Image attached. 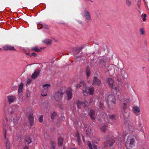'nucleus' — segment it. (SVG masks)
<instances>
[{
  "instance_id": "1",
  "label": "nucleus",
  "mask_w": 149,
  "mask_h": 149,
  "mask_svg": "<svg viewBox=\"0 0 149 149\" xmlns=\"http://www.w3.org/2000/svg\"><path fill=\"white\" fill-rule=\"evenodd\" d=\"M76 87L77 88H82L83 93L84 96L87 95L89 93L91 95H92L94 91V88L93 87L87 88L85 82L83 81H81L80 83L77 85Z\"/></svg>"
},
{
  "instance_id": "2",
  "label": "nucleus",
  "mask_w": 149,
  "mask_h": 149,
  "mask_svg": "<svg viewBox=\"0 0 149 149\" xmlns=\"http://www.w3.org/2000/svg\"><path fill=\"white\" fill-rule=\"evenodd\" d=\"M135 139V136L133 135H130L128 136L125 144L127 149H131L134 146Z\"/></svg>"
},
{
  "instance_id": "3",
  "label": "nucleus",
  "mask_w": 149,
  "mask_h": 149,
  "mask_svg": "<svg viewBox=\"0 0 149 149\" xmlns=\"http://www.w3.org/2000/svg\"><path fill=\"white\" fill-rule=\"evenodd\" d=\"M65 91V88L62 87L55 92L54 96L56 101L59 102L62 99Z\"/></svg>"
},
{
  "instance_id": "4",
  "label": "nucleus",
  "mask_w": 149,
  "mask_h": 149,
  "mask_svg": "<svg viewBox=\"0 0 149 149\" xmlns=\"http://www.w3.org/2000/svg\"><path fill=\"white\" fill-rule=\"evenodd\" d=\"M115 142V140L113 139L110 137H107L106 141L104 142V145L105 147L109 146L111 147Z\"/></svg>"
},
{
  "instance_id": "5",
  "label": "nucleus",
  "mask_w": 149,
  "mask_h": 149,
  "mask_svg": "<svg viewBox=\"0 0 149 149\" xmlns=\"http://www.w3.org/2000/svg\"><path fill=\"white\" fill-rule=\"evenodd\" d=\"M107 101L108 102H112L114 104V106L113 107H111L109 104H108V106L110 109H113L114 107L115 106V104H116V99L115 97L113 95H109L107 99Z\"/></svg>"
},
{
  "instance_id": "6",
  "label": "nucleus",
  "mask_w": 149,
  "mask_h": 149,
  "mask_svg": "<svg viewBox=\"0 0 149 149\" xmlns=\"http://www.w3.org/2000/svg\"><path fill=\"white\" fill-rule=\"evenodd\" d=\"M76 104L78 107L79 109H81V107H86L88 103L86 100L84 102H82L78 100L77 101Z\"/></svg>"
},
{
  "instance_id": "7",
  "label": "nucleus",
  "mask_w": 149,
  "mask_h": 149,
  "mask_svg": "<svg viewBox=\"0 0 149 149\" xmlns=\"http://www.w3.org/2000/svg\"><path fill=\"white\" fill-rule=\"evenodd\" d=\"M81 14L82 16L84 17L86 20H90L91 19V14L86 9L84 10Z\"/></svg>"
},
{
  "instance_id": "8",
  "label": "nucleus",
  "mask_w": 149,
  "mask_h": 149,
  "mask_svg": "<svg viewBox=\"0 0 149 149\" xmlns=\"http://www.w3.org/2000/svg\"><path fill=\"white\" fill-rule=\"evenodd\" d=\"M101 81L96 77H95L93 80L92 85L93 86H99L101 84Z\"/></svg>"
},
{
  "instance_id": "9",
  "label": "nucleus",
  "mask_w": 149,
  "mask_h": 149,
  "mask_svg": "<svg viewBox=\"0 0 149 149\" xmlns=\"http://www.w3.org/2000/svg\"><path fill=\"white\" fill-rule=\"evenodd\" d=\"M85 128L87 135L89 136L93 134V131L91 130V128L89 126H88L87 125L85 126Z\"/></svg>"
},
{
  "instance_id": "10",
  "label": "nucleus",
  "mask_w": 149,
  "mask_h": 149,
  "mask_svg": "<svg viewBox=\"0 0 149 149\" xmlns=\"http://www.w3.org/2000/svg\"><path fill=\"white\" fill-rule=\"evenodd\" d=\"M28 119L29 121L30 126L31 127L33 125L34 123V118L32 114H30L28 116Z\"/></svg>"
},
{
  "instance_id": "11",
  "label": "nucleus",
  "mask_w": 149,
  "mask_h": 149,
  "mask_svg": "<svg viewBox=\"0 0 149 149\" xmlns=\"http://www.w3.org/2000/svg\"><path fill=\"white\" fill-rule=\"evenodd\" d=\"M84 46H82L80 47H77L74 49L73 52L74 54H79L80 52V51L84 48Z\"/></svg>"
},
{
  "instance_id": "12",
  "label": "nucleus",
  "mask_w": 149,
  "mask_h": 149,
  "mask_svg": "<svg viewBox=\"0 0 149 149\" xmlns=\"http://www.w3.org/2000/svg\"><path fill=\"white\" fill-rule=\"evenodd\" d=\"M44 88V89L45 90V93H43V92L42 93L41 95L43 96H45L47 95V92L48 90V88L50 87V85L49 84H45L44 85L42 86Z\"/></svg>"
},
{
  "instance_id": "13",
  "label": "nucleus",
  "mask_w": 149,
  "mask_h": 149,
  "mask_svg": "<svg viewBox=\"0 0 149 149\" xmlns=\"http://www.w3.org/2000/svg\"><path fill=\"white\" fill-rule=\"evenodd\" d=\"M3 49L5 51H7L8 50L16 51V49L14 48L13 47L9 45H6L3 47Z\"/></svg>"
},
{
  "instance_id": "14",
  "label": "nucleus",
  "mask_w": 149,
  "mask_h": 149,
  "mask_svg": "<svg viewBox=\"0 0 149 149\" xmlns=\"http://www.w3.org/2000/svg\"><path fill=\"white\" fill-rule=\"evenodd\" d=\"M88 114L92 120H95V111L94 110L92 109H90V112Z\"/></svg>"
},
{
  "instance_id": "15",
  "label": "nucleus",
  "mask_w": 149,
  "mask_h": 149,
  "mask_svg": "<svg viewBox=\"0 0 149 149\" xmlns=\"http://www.w3.org/2000/svg\"><path fill=\"white\" fill-rule=\"evenodd\" d=\"M40 73V71L39 70H36L32 74L31 78L33 79L36 78Z\"/></svg>"
},
{
  "instance_id": "16",
  "label": "nucleus",
  "mask_w": 149,
  "mask_h": 149,
  "mask_svg": "<svg viewBox=\"0 0 149 149\" xmlns=\"http://www.w3.org/2000/svg\"><path fill=\"white\" fill-rule=\"evenodd\" d=\"M25 144L26 145H28L32 142V141L30 136H27L25 139Z\"/></svg>"
},
{
  "instance_id": "17",
  "label": "nucleus",
  "mask_w": 149,
  "mask_h": 149,
  "mask_svg": "<svg viewBox=\"0 0 149 149\" xmlns=\"http://www.w3.org/2000/svg\"><path fill=\"white\" fill-rule=\"evenodd\" d=\"M66 93L68 97V100L72 98V93L70 88L67 89Z\"/></svg>"
},
{
  "instance_id": "18",
  "label": "nucleus",
  "mask_w": 149,
  "mask_h": 149,
  "mask_svg": "<svg viewBox=\"0 0 149 149\" xmlns=\"http://www.w3.org/2000/svg\"><path fill=\"white\" fill-rule=\"evenodd\" d=\"M16 97L14 95H10L8 97V99L10 103H11L16 100Z\"/></svg>"
},
{
  "instance_id": "19",
  "label": "nucleus",
  "mask_w": 149,
  "mask_h": 149,
  "mask_svg": "<svg viewBox=\"0 0 149 149\" xmlns=\"http://www.w3.org/2000/svg\"><path fill=\"white\" fill-rule=\"evenodd\" d=\"M105 58H102L100 59L99 60L100 64L101 65V67H103L105 66Z\"/></svg>"
},
{
  "instance_id": "20",
  "label": "nucleus",
  "mask_w": 149,
  "mask_h": 149,
  "mask_svg": "<svg viewBox=\"0 0 149 149\" xmlns=\"http://www.w3.org/2000/svg\"><path fill=\"white\" fill-rule=\"evenodd\" d=\"M107 83L111 88H112L113 86V81L111 78H108L107 80Z\"/></svg>"
},
{
  "instance_id": "21",
  "label": "nucleus",
  "mask_w": 149,
  "mask_h": 149,
  "mask_svg": "<svg viewBox=\"0 0 149 149\" xmlns=\"http://www.w3.org/2000/svg\"><path fill=\"white\" fill-rule=\"evenodd\" d=\"M122 77L124 79H126L128 77L127 73L124 71H121Z\"/></svg>"
},
{
  "instance_id": "22",
  "label": "nucleus",
  "mask_w": 149,
  "mask_h": 149,
  "mask_svg": "<svg viewBox=\"0 0 149 149\" xmlns=\"http://www.w3.org/2000/svg\"><path fill=\"white\" fill-rule=\"evenodd\" d=\"M75 136L77 139V141L78 145L80 146L81 145V141L80 140V138L79 136V132H76Z\"/></svg>"
},
{
  "instance_id": "23",
  "label": "nucleus",
  "mask_w": 149,
  "mask_h": 149,
  "mask_svg": "<svg viewBox=\"0 0 149 149\" xmlns=\"http://www.w3.org/2000/svg\"><path fill=\"white\" fill-rule=\"evenodd\" d=\"M43 42L46 44L47 45H50L52 43V41L49 39H45L43 41Z\"/></svg>"
},
{
  "instance_id": "24",
  "label": "nucleus",
  "mask_w": 149,
  "mask_h": 149,
  "mask_svg": "<svg viewBox=\"0 0 149 149\" xmlns=\"http://www.w3.org/2000/svg\"><path fill=\"white\" fill-rule=\"evenodd\" d=\"M63 139L61 137H58V146H61L63 144Z\"/></svg>"
},
{
  "instance_id": "25",
  "label": "nucleus",
  "mask_w": 149,
  "mask_h": 149,
  "mask_svg": "<svg viewBox=\"0 0 149 149\" xmlns=\"http://www.w3.org/2000/svg\"><path fill=\"white\" fill-rule=\"evenodd\" d=\"M123 113V116L124 117L125 119L127 118L130 116V113L129 112H125L123 111V112H122Z\"/></svg>"
},
{
  "instance_id": "26",
  "label": "nucleus",
  "mask_w": 149,
  "mask_h": 149,
  "mask_svg": "<svg viewBox=\"0 0 149 149\" xmlns=\"http://www.w3.org/2000/svg\"><path fill=\"white\" fill-rule=\"evenodd\" d=\"M31 49L32 50L35 51L37 52H40L42 51V50L41 49L38 48V46L33 47Z\"/></svg>"
},
{
  "instance_id": "27",
  "label": "nucleus",
  "mask_w": 149,
  "mask_h": 149,
  "mask_svg": "<svg viewBox=\"0 0 149 149\" xmlns=\"http://www.w3.org/2000/svg\"><path fill=\"white\" fill-rule=\"evenodd\" d=\"M5 144L6 149H10V143L8 139L6 140Z\"/></svg>"
},
{
  "instance_id": "28",
  "label": "nucleus",
  "mask_w": 149,
  "mask_h": 149,
  "mask_svg": "<svg viewBox=\"0 0 149 149\" xmlns=\"http://www.w3.org/2000/svg\"><path fill=\"white\" fill-rule=\"evenodd\" d=\"M24 84L23 83H21L19 86L18 92L19 93H20L22 91V89L23 87Z\"/></svg>"
},
{
  "instance_id": "29",
  "label": "nucleus",
  "mask_w": 149,
  "mask_h": 149,
  "mask_svg": "<svg viewBox=\"0 0 149 149\" xmlns=\"http://www.w3.org/2000/svg\"><path fill=\"white\" fill-rule=\"evenodd\" d=\"M133 110L135 113H136L140 112V109L137 107H135L133 108Z\"/></svg>"
},
{
  "instance_id": "30",
  "label": "nucleus",
  "mask_w": 149,
  "mask_h": 149,
  "mask_svg": "<svg viewBox=\"0 0 149 149\" xmlns=\"http://www.w3.org/2000/svg\"><path fill=\"white\" fill-rule=\"evenodd\" d=\"M116 116L115 115H109V118L112 120H114L116 119Z\"/></svg>"
},
{
  "instance_id": "31",
  "label": "nucleus",
  "mask_w": 149,
  "mask_h": 149,
  "mask_svg": "<svg viewBox=\"0 0 149 149\" xmlns=\"http://www.w3.org/2000/svg\"><path fill=\"white\" fill-rule=\"evenodd\" d=\"M129 132H132L134 131V127L131 125H129L128 126Z\"/></svg>"
},
{
  "instance_id": "32",
  "label": "nucleus",
  "mask_w": 149,
  "mask_h": 149,
  "mask_svg": "<svg viewBox=\"0 0 149 149\" xmlns=\"http://www.w3.org/2000/svg\"><path fill=\"white\" fill-rule=\"evenodd\" d=\"M127 104L126 103L124 102L122 106L123 110H122V112H123V111H125L127 109Z\"/></svg>"
},
{
  "instance_id": "33",
  "label": "nucleus",
  "mask_w": 149,
  "mask_h": 149,
  "mask_svg": "<svg viewBox=\"0 0 149 149\" xmlns=\"http://www.w3.org/2000/svg\"><path fill=\"white\" fill-rule=\"evenodd\" d=\"M107 127V126L104 125L102 126L100 130L102 132H103V133H104L105 132V130H106V127Z\"/></svg>"
},
{
  "instance_id": "34",
  "label": "nucleus",
  "mask_w": 149,
  "mask_h": 149,
  "mask_svg": "<svg viewBox=\"0 0 149 149\" xmlns=\"http://www.w3.org/2000/svg\"><path fill=\"white\" fill-rule=\"evenodd\" d=\"M111 88L112 91H113V92L114 93H116L118 91V89L116 87L113 88L112 87V88Z\"/></svg>"
},
{
  "instance_id": "35",
  "label": "nucleus",
  "mask_w": 149,
  "mask_h": 149,
  "mask_svg": "<svg viewBox=\"0 0 149 149\" xmlns=\"http://www.w3.org/2000/svg\"><path fill=\"white\" fill-rule=\"evenodd\" d=\"M51 149H55L56 146V143L54 141L51 142Z\"/></svg>"
},
{
  "instance_id": "36",
  "label": "nucleus",
  "mask_w": 149,
  "mask_h": 149,
  "mask_svg": "<svg viewBox=\"0 0 149 149\" xmlns=\"http://www.w3.org/2000/svg\"><path fill=\"white\" fill-rule=\"evenodd\" d=\"M57 115V114L56 113V112H54L51 115V118L52 120H53L54 118V117L56 116Z\"/></svg>"
},
{
  "instance_id": "37",
  "label": "nucleus",
  "mask_w": 149,
  "mask_h": 149,
  "mask_svg": "<svg viewBox=\"0 0 149 149\" xmlns=\"http://www.w3.org/2000/svg\"><path fill=\"white\" fill-rule=\"evenodd\" d=\"M126 3L128 7H130L132 4L131 2L129 0H126Z\"/></svg>"
},
{
  "instance_id": "38",
  "label": "nucleus",
  "mask_w": 149,
  "mask_h": 149,
  "mask_svg": "<svg viewBox=\"0 0 149 149\" xmlns=\"http://www.w3.org/2000/svg\"><path fill=\"white\" fill-rule=\"evenodd\" d=\"M44 136L45 139L47 140H48L50 139L49 136L47 133H45Z\"/></svg>"
},
{
  "instance_id": "39",
  "label": "nucleus",
  "mask_w": 149,
  "mask_h": 149,
  "mask_svg": "<svg viewBox=\"0 0 149 149\" xmlns=\"http://www.w3.org/2000/svg\"><path fill=\"white\" fill-rule=\"evenodd\" d=\"M43 25L41 24H38L37 25V27L38 29H41L43 28Z\"/></svg>"
},
{
  "instance_id": "40",
  "label": "nucleus",
  "mask_w": 149,
  "mask_h": 149,
  "mask_svg": "<svg viewBox=\"0 0 149 149\" xmlns=\"http://www.w3.org/2000/svg\"><path fill=\"white\" fill-rule=\"evenodd\" d=\"M39 122L40 123H42L43 121V116L42 115H41L39 118Z\"/></svg>"
},
{
  "instance_id": "41",
  "label": "nucleus",
  "mask_w": 149,
  "mask_h": 149,
  "mask_svg": "<svg viewBox=\"0 0 149 149\" xmlns=\"http://www.w3.org/2000/svg\"><path fill=\"white\" fill-rule=\"evenodd\" d=\"M117 80L118 82H121V79L120 78L119 75H117Z\"/></svg>"
},
{
  "instance_id": "42",
  "label": "nucleus",
  "mask_w": 149,
  "mask_h": 149,
  "mask_svg": "<svg viewBox=\"0 0 149 149\" xmlns=\"http://www.w3.org/2000/svg\"><path fill=\"white\" fill-rule=\"evenodd\" d=\"M139 127L140 128V131L142 132H144V130L143 129H142L143 126H141V123H140L139 124Z\"/></svg>"
},
{
  "instance_id": "43",
  "label": "nucleus",
  "mask_w": 149,
  "mask_h": 149,
  "mask_svg": "<svg viewBox=\"0 0 149 149\" xmlns=\"http://www.w3.org/2000/svg\"><path fill=\"white\" fill-rule=\"evenodd\" d=\"M30 96V93L29 92H27L25 94V96L26 98H28Z\"/></svg>"
},
{
  "instance_id": "44",
  "label": "nucleus",
  "mask_w": 149,
  "mask_h": 149,
  "mask_svg": "<svg viewBox=\"0 0 149 149\" xmlns=\"http://www.w3.org/2000/svg\"><path fill=\"white\" fill-rule=\"evenodd\" d=\"M100 107L101 109H103L104 107V104L101 102H100Z\"/></svg>"
},
{
  "instance_id": "45",
  "label": "nucleus",
  "mask_w": 149,
  "mask_h": 149,
  "mask_svg": "<svg viewBox=\"0 0 149 149\" xmlns=\"http://www.w3.org/2000/svg\"><path fill=\"white\" fill-rule=\"evenodd\" d=\"M88 144L90 149H93L92 148L91 143L89 141H88Z\"/></svg>"
},
{
  "instance_id": "46",
  "label": "nucleus",
  "mask_w": 149,
  "mask_h": 149,
  "mask_svg": "<svg viewBox=\"0 0 149 149\" xmlns=\"http://www.w3.org/2000/svg\"><path fill=\"white\" fill-rule=\"evenodd\" d=\"M32 81L31 79H28L27 81V84H29Z\"/></svg>"
},
{
  "instance_id": "47",
  "label": "nucleus",
  "mask_w": 149,
  "mask_h": 149,
  "mask_svg": "<svg viewBox=\"0 0 149 149\" xmlns=\"http://www.w3.org/2000/svg\"><path fill=\"white\" fill-rule=\"evenodd\" d=\"M141 34L143 35L144 33V31L143 29H141L140 30Z\"/></svg>"
},
{
  "instance_id": "48",
  "label": "nucleus",
  "mask_w": 149,
  "mask_h": 149,
  "mask_svg": "<svg viewBox=\"0 0 149 149\" xmlns=\"http://www.w3.org/2000/svg\"><path fill=\"white\" fill-rule=\"evenodd\" d=\"M43 25V27L44 29H48V26L46 24H44V25Z\"/></svg>"
},
{
  "instance_id": "49",
  "label": "nucleus",
  "mask_w": 149,
  "mask_h": 149,
  "mask_svg": "<svg viewBox=\"0 0 149 149\" xmlns=\"http://www.w3.org/2000/svg\"><path fill=\"white\" fill-rule=\"evenodd\" d=\"M86 74H87V77H89L90 75V71L88 70H87L86 71Z\"/></svg>"
},
{
  "instance_id": "50",
  "label": "nucleus",
  "mask_w": 149,
  "mask_h": 149,
  "mask_svg": "<svg viewBox=\"0 0 149 149\" xmlns=\"http://www.w3.org/2000/svg\"><path fill=\"white\" fill-rule=\"evenodd\" d=\"M36 55H37V54L36 53H33L31 54L30 55V56L31 57V56H33L34 57H35V56H36Z\"/></svg>"
},
{
  "instance_id": "51",
  "label": "nucleus",
  "mask_w": 149,
  "mask_h": 149,
  "mask_svg": "<svg viewBox=\"0 0 149 149\" xmlns=\"http://www.w3.org/2000/svg\"><path fill=\"white\" fill-rule=\"evenodd\" d=\"M81 135L82 136V138L83 139V141L84 142H85V139L84 138V136L82 134H81Z\"/></svg>"
},
{
  "instance_id": "52",
  "label": "nucleus",
  "mask_w": 149,
  "mask_h": 149,
  "mask_svg": "<svg viewBox=\"0 0 149 149\" xmlns=\"http://www.w3.org/2000/svg\"><path fill=\"white\" fill-rule=\"evenodd\" d=\"M53 40L55 42H58V40L56 39L55 38H53Z\"/></svg>"
},
{
  "instance_id": "53",
  "label": "nucleus",
  "mask_w": 149,
  "mask_h": 149,
  "mask_svg": "<svg viewBox=\"0 0 149 149\" xmlns=\"http://www.w3.org/2000/svg\"><path fill=\"white\" fill-rule=\"evenodd\" d=\"M93 147L94 148V149H97V147L96 145H93Z\"/></svg>"
},
{
  "instance_id": "54",
  "label": "nucleus",
  "mask_w": 149,
  "mask_h": 149,
  "mask_svg": "<svg viewBox=\"0 0 149 149\" xmlns=\"http://www.w3.org/2000/svg\"><path fill=\"white\" fill-rule=\"evenodd\" d=\"M93 102V100L92 99H91L89 101V103H91Z\"/></svg>"
},
{
  "instance_id": "55",
  "label": "nucleus",
  "mask_w": 149,
  "mask_h": 149,
  "mask_svg": "<svg viewBox=\"0 0 149 149\" xmlns=\"http://www.w3.org/2000/svg\"><path fill=\"white\" fill-rule=\"evenodd\" d=\"M146 16H147V15L146 14H144L143 15H141L142 17H146Z\"/></svg>"
},
{
  "instance_id": "56",
  "label": "nucleus",
  "mask_w": 149,
  "mask_h": 149,
  "mask_svg": "<svg viewBox=\"0 0 149 149\" xmlns=\"http://www.w3.org/2000/svg\"><path fill=\"white\" fill-rule=\"evenodd\" d=\"M78 22L79 24H82V21H80V20L78 21Z\"/></svg>"
},
{
  "instance_id": "57",
  "label": "nucleus",
  "mask_w": 149,
  "mask_h": 149,
  "mask_svg": "<svg viewBox=\"0 0 149 149\" xmlns=\"http://www.w3.org/2000/svg\"><path fill=\"white\" fill-rule=\"evenodd\" d=\"M28 148V147L27 146H26L24 147L23 149H27Z\"/></svg>"
},
{
  "instance_id": "58",
  "label": "nucleus",
  "mask_w": 149,
  "mask_h": 149,
  "mask_svg": "<svg viewBox=\"0 0 149 149\" xmlns=\"http://www.w3.org/2000/svg\"><path fill=\"white\" fill-rule=\"evenodd\" d=\"M146 18H145V17H144V18H143V20L144 21H145L146 20Z\"/></svg>"
},
{
  "instance_id": "59",
  "label": "nucleus",
  "mask_w": 149,
  "mask_h": 149,
  "mask_svg": "<svg viewBox=\"0 0 149 149\" xmlns=\"http://www.w3.org/2000/svg\"><path fill=\"white\" fill-rule=\"evenodd\" d=\"M45 47H42L40 48V49H41H41H45Z\"/></svg>"
},
{
  "instance_id": "60",
  "label": "nucleus",
  "mask_w": 149,
  "mask_h": 149,
  "mask_svg": "<svg viewBox=\"0 0 149 149\" xmlns=\"http://www.w3.org/2000/svg\"><path fill=\"white\" fill-rule=\"evenodd\" d=\"M13 111H11L10 113V114H12L13 113Z\"/></svg>"
},
{
  "instance_id": "61",
  "label": "nucleus",
  "mask_w": 149,
  "mask_h": 149,
  "mask_svg": "<svg viewBox=\"0 0 149 149\" xmlns=\"http://www.w3.org/2000/svg\"><path fill=\"white\" fill-rule=\"evenodd\" d=\"M26 54L27 55H30V54L28 53H26Z\"/></svg>"
},
{
  "instance_id": "62",
  "label": "nucleus",
  "mask_w": 149,
  "mask_h": 149,
  "mask_svg": "<svg viewBox=\"0 0 149 149\" xmlns=\"http://www.w3.org/2000/svg\"><path fill=\"white\" fill-rule=\"evenodd\" d=\"M60 108H61V109H63V107L62 106H60Z\"/></svg>"
},
{
  "instance_id": "63",
  "label": "nucleus",
  "mask_w": 149,
  "mask_h": 149,
  "mask_svg": "<svg viewBox=\"0 0 149 149\" xmlns=\"http://www.w3.org/2000/svg\"><path fill=\"white\" fill-rule=\"evenodd\" d=\"M5 119L6 120V121H8V119H7V118H5Z\"/></svg>"
},
{
  "instance_id": "64",
  "label": "nucleus",
  "mask_w": 149,
  "mask_h": 149,
  "mask_svg": "<svg viewBox=\"0 0 149 149\" xmlns=\"http://www.w3.org/2000/svg\"><path fill=\"white\" fill-rule=\"evenodd\" d=\"M81 57H82L81 56H79L78 57V58H81Z\"/></svg>"
}]
</instances>
